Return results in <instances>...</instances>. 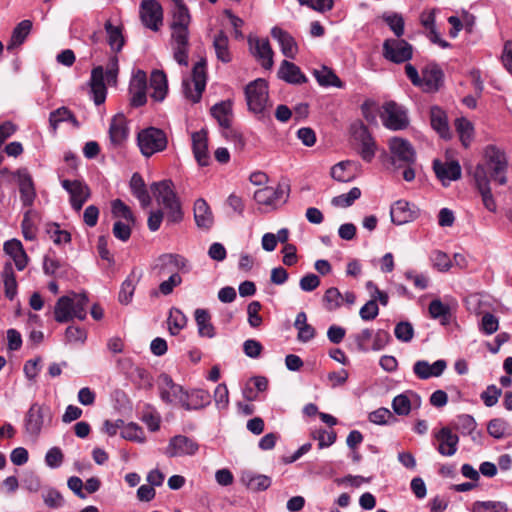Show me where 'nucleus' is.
Segmentation results:
<instances>
[{"mask_svg":"<svg viewBox=\"0 0 512 512\" xmlns=\"http://www.w3.org/2000/svg\"><path fill=\"white\" fill-rule=\"evenodd\" d=\"M140 277L141 274L134 269L123 281L118 296L120 303L127 305L131 302L136 285L138 284Z\"/></svg>","mask_w":512,"mask_h":512,"instance_id":"40","label":"nucleus"},{"mask_svg":"<svg viewBox=\"0 0 512 512\" xmlns=\"http://www.w3.org/2000/svg\"><path fill=\"white\" fill-rule=\"evenodd\" d=\"M245 96L249 110L263 114L268 107V83L262 78L250 82L245 88Z\"/></svg>","mask_w":512,"mask_h":512,"instance_id":"7","label":"nucleus"},{"mask_svg":"<svg viewBox=\"0 0 512 512\" xmlns=\"http://www.w3.org/2000/svg\"><path fill=\"white\" fill-rule=\"evenodd\" d=\"M509 430V423L501 418L492 419L487 425V431L489 435L496 439H501L509 435Z\"/></svg>","mask_w":512,"mask_h":512,"instance_id":"54","label":"nucleus"},{"mask_svg":"<svg viewBox=\"0 0 512 512\" xmlns=\"http://www.w3.org/2000/svg\"><path fill=\"white\" fill-rule=\"evenodd\" d=\"M383 19L398 38L404 34V19L400 14L384 15Z\"/></svg>","mask_w":512,"mask_h":512,"instance_id":"61","label":"nucleus"},{"mask_svg":"<svg viewBox=\"0 0 512 512\" xmlns=\"http://www.w3.org/2000/svg\"><path fill=\"white\" fill-rule=\"evenodd\" d=\"M119 71V61L116 55L111 56L106 65V71L102 66H97L92 69L89 81L91 97L96 105H101L105 102L107 96V89L104 82V77L110 85H115Z\"/></svg>","mask_w":512,"mask_h":512,"instance_id":"2","label":"nucleus"},{"mask_svg":"<svg viewBox=\"0 0 512 512\" xmlns=\"http://www.w3.org/2000/svg\"><path fill=\"white\" fill-rule=\"evenodd\" d=\"M351 165L349 161H342L337 163L331 168V176L333 179L339 182H349L354 178L348 167Z\"/></svg>","mask_w":512,"mask_h":512,"instance_id":"57","label":"nucleus"},{"mask_svg":"<svg viewBox=\"0 0 512 512\" xmlns=\"http://www.w3.org/2000/svg\"><path fill=\"white\" fill-rule=\"evenodd\" d=\"M15 175L18 179L21 201L24 206H32L36 197L33 180L27 170H18Z\"/></svg>","mask_w":512,"mask_h":512,"instance_id":"31","label":"nucleus"},{"mask_svg":"<svg viewBox=\"0 0 512 512\" xmlns=\"http://www.w3.org/2000/svg\"><path fill=\"white\" fill-rule=\"evenodd\" d=\"M313 75L320 86H334L337 88H343L344 86L339 77L326 66H323L321 69L314 70Z\"/></svg>","mask_w":512,"mask_h":512,"instance_id":"47","label":"nucleus"},{"mask_svg":"<svg viewBox=\"0 0 512 512\" xmlns=\"http://www.w3.org/2000/svg\"><path fill=\"white\" fill-rule=\"evenodd\" d=\"M240 482L252 492L265 491L271 486V478L263 474H256L252 471H243Z\"/></svg>","mask_w":512,"mask_h":512,"instance_id":"34","label":"nucleus"},{"mask_svg":"<svg viewBox=\"0 0 512 512\" xmlns=\"http://www.w3.org/2000/svg\"><path fill=\"white\" fill-rule=\"evenodd\" d=\"M112 214L116 218H122L128 223H135V218L133 216L130 208L120 199H116L111 204Z\"/></svg>","mask_w":512,"mask_h":512,"instance_id":"58","label":"nucleus"},{"mask_svg":"<svg viewBox=\"0 0 512 512\" xmlns=\"http://www.w3.org/2000/svg\"><path fill=\"white\" fill-rule=\"evenodd\" d=\"M455 128L464 147H469L474 137V127L466 118H457Z\"/></svg>","mask_w":512,"mask_h":512,"instance_id":"48","label":"nucleus"},{"mask_svg":"<svg viewBox=\"0 0 512 512\" xmlns=\"http://www.w3.org/2000/svg\"><path fill=\"white\" fill-rule=\"evenodd\" d=\"M388 146L396 168H401L403 164H416V151L408 140L393 137L389 140Z\"/></svg>","mask_w":512,"mask_h":512,"instance_id":"12","label":"nucleus"},{"mask_svg":"<svg viewBox=\"0 0 512 512\" xmlns=\"http://www.w3.org/2000/svg\"><path fill=\"white\" fill-rule=\"evenodd\" d=\"M198 449L199 445L193 439L185 435H176L169 440L164 454L169 458L192 456Z\"/></svg>","mask_w":512,"mask_h":512,"instance_id":"17","label":"nucleus"},{"mask_svg":"<svg viewBox=\"0 0 512 512\" xmlns=\"http://www.w3.org/2000/svg\"><path fill=\"white\" fill-rule=\"evenodd\" d=\"M439 442L438 452L443 456H453L457 452L459 437L450 428L443 427L435 435Z\"/></svg>","mask_w":512,"mask_h":512,"instance_id":"30","label":"nucleus"},{"mask_svg":"<svg viewBox=\"0 0 512 512\" xmlns=\"http://www.w3.org/2000/svg\"><path fill=\"white\" fill-rule=\"evenodd\" d=\"M211 115L217 120L218 124L226 130L225 136L237 143L241 148L244 146V140L241 134L231 129L232 122V104L230 101H222L211 108Z\"/></svg>","mask_w":512,"mask_h":512,"instance_id":"10","label":"nucleus"},{"mask_svg":"<svg viewBox=\"0 0 512 512\" xmlns=\"http://www.w3.org/2000/svg\"><path fill=\"white\" fill-rule=\"evenodd\" d=\"M147 89V75L142 70H137L130 81L129 93H130V104L134 107L143 106L147 101L146 96Z\"/></svg>","mask_w":512,"mask_h":512,"instance_id":"21","label":"nucleus"},{"mask_svg":"<svg viewBox=\"0 0 512 512\" xmlns=\"http://www.w3.org/2000/svg\"><path fill=\"white\" fill-rule=\"evenodd\" d=\"M502 390L496 385H489L480 395V398L487 407H492L497 404Z\"/></svg>","mask_w":512,"mask_h":512,"instance_id":"63","label":"nucleus"},{"mask_svg":"<svg viewBox=\"0 0 512 512\" xmlns=\"http://www.w3.org/2000/svg\"><path fill=\"white\" fill-rule=\"evenodd\" d=\"M161 276L179 274L180 271H188L189 265L186 258L178 254H163L157 259L154 267Z\"/></svg>","mask_w":512,"mask_h":512,"instance_id":"19","label":"nucleus"},{"mask_svg":"<svg viewBox=\"0 0 512 512\" xmlns=\"http://www.w3.org/2000/svg\"><path fill=\"white\" fill-rule=\"evenodd\" d=\"M508 507L502 501H476L472 504L471 512H507Z\"/></svg>","mask_w":512,"mask_h":512,"instance_id":"55","label":"nucleus"},{"mask_svg":"<svg viewBox=\"0 0 512 512\" xmlns=\"http://www.w3.org/2000/svg\"><path fill=\"white\" fill-rule=\"evenodd\" d=\"M130 188L133 195L139 200L143 207L150 205L151 197L140 174L134 173L132 175L130 180Z\"/></svg>","mask_w":512,"mask_h":512,"instance_id":"44","label":"nucleus"},{"mask_svg":"<svg viewBox=\"0 0 512 512\" xmlns=\"http://www.w3.org/2000/svg\"><path fill=\"white\" fill-rule=\"evenodd\" d=\"M213 47L216 57L223 63H230L233 59L232 52L229 48V39L224 32H219L213 40Z\"/></svg>","mask_w":512,"mask_h":512,"instance_id":"41","label":"nucleus"},{"mask_svg":"<svg viewBox=\"0 0 512 512\" xmlns=\"http://www.w3.org/2000/svg\"><path fill=\"white\" fill-rule=\"evenodd\" d=\"M193 154L201 166H207L210 161L208 152V137L207 132L202 129L191 134Z\"/></svg>","mask_w":512,"mask_h":512,"instance_id":"28","label":"nucleus"},{"mask_svg":"<svg viewBox=\"0 0 512 512\" xmlns=\"http://www.w3.org/2000/svg\"><path fill=\"white\" fill-rule=\"evenodd\" d=\"M429 315L433 319H440L442 324L448 322L450 317V307L444 304L440 299H434L429 304Z\"/></svg>","mask_w":512,"mask_h":512,"instance_id":"51","label":"nucleus"},{"mask_svg":"<svg viewBox=\"0 0 512 512\" xmlns=\"http://www.w3.org/2000/svg\"><path fill=\"white\" fill-rule=\"evenodd\" d=\"M343 295L336 287L328 288L323 296V304L326 310L335 311L341 307Z\"/></svg>","mask_w":512,"mask_h":512,"instance_id":"52","label":"nucleus"},{"mask_svg":"<svg viewBox=\"0 0 512 512\" xmlns=\"http://www.w3.org/2000/svg\"><path fill=\"white\" fill-rule=\"evenodd\" d=\"M380 118L383 125L393 131L403 130L409 125V118L405 108L394 101L383 104Z\"/></svg>","mask_w":512,"mask_h":512,"instance_id":"9","label":"nucleus"},{"mask_svg":"<svg viewBox=\"0 0 512 512\" xmlns=\"http://www.w3.org/2000/svg\"><path fill=\"white\" fill-rule=\"evenodd\" d=\"M482 167L486 177L499 185L507 183L508 161L505 153L494 145H488L483 151V162L476 165L474 170Z\"/></svg>","mask_w":512,"mask_h":512,"instance_id":"4","label":"nucleus"},{"mask_svg":"<svg viewBox=\"0 0 512 512\" xmlns=\"http://www.w3.org/2000/svg\"><path fill=\"white\" fill-rule=\"evenodd\" d=\"M498 327L499 320L495 315L487 312L482 316L480 329L483 333L491 335L498 330Z\"/></svg>","mask_w":512,"mask_h":512,"instance_id":"64","label":"nucleus"},{"mask_svg":"<svg viewBox=\"0 0 512 512\" xmlns=\"http://www.w3.org/2000/svg\"><path fill=\"white\" fill-rule=\"evenodd\" d=\"M129 129L127 119L123 114L115 115L109 127V138L113 146H121L128 138Z\"/></svg>","mask_w":512,"mask_h":512,"instance_id":"29","label":"nucleus"},{"mask_svg":"<svg viewBox=\"0 0 512 512\" xmlns=\"http://www.w3.org/2000/svg\"><path fill=\"white\" fill-rule=\"evenodd\" d=\"M249 45L253 56L260 62L261 66L264 69H271L274 64V52L271 48L269 40L263 38H250Z\"/></svg>","mask_w":512,"mask_h":512,"instance_id":"24","label":"nucleus"},{"mask_svg":"<svg viewBox=\"0 0 512 512\" xmlns=\"http://www.w3.org/2000/svg\"><path fill=\"white\" fill-rule=\"evenodd\" d=\"M193 212L198 228L208 230L213 226L214 216L206 200L203 198L197 199L194 203Z\"/></svg>","mask_w":512,"mask_h":512,"instance_id":"33","label":"nucleus"},{"mask_svg":"<svg viewBox=\"0 0 512 512\" xmlns=\"http://www.w3.org/2000/svg\"><path fill=\"white\" fill-rule=\"evenodd\" d=\"M447 368V362L439 359L430 364L426 360H418L413 365V373L420 380L441 376Z\"/></svg>","mask_w":512,"mask_h":512,"instance_id":"26","label":"nucleus"},{"mask_svg":"<svg viewBox=\"0 0 512 512\" xmlns=\"http://www.w3.org/2000/svg\"><path fill=\"white\" fill-rule=\"evenodd\" d=\"M151 190L157 202L163 205L166 211V219L170 224L179 223L183 219L181 203L174 191V184L171 180L154 182Z\"/></svg>","mask_w":512,"mask_h":512,"instance_id":"3","label":"nucleus"},{"mask_svg":"<svg viewBox=\"0 0 512 512\" xmlns=\"http://www.w3.org/2000/svg\"><path fill=\"white\" fill-rule=\"evenodd\" d=\"M150 88L152 90L151 98L153 100L158 102L164 100L168 91V84L166 74L163 71L155 70L151 73Z\"/></svg>","mask_w":512,"mask_h":512,"instance_id":"38","label":"nucleus"},{"mask_svg":"<svg viewBox=\"0 0 512 512\" xmlns=\"http://www.w3.org/2000/svg\"><path fill=\"white\" fill-rule=\"evenodd\" d=\"M183 92L187 99L193 103L201 100L202 93L206 87V60L201 59L198 61L193 69L191 79H183Z\"/></svg>","mask_w":512,"mask_h":512,"instance_id":"6","label":"nucleus"},{"mask_svg":"<svg viewBox=\"0 0 512 512\" xmlns=\"http://www.w3.org/2000/svg\"><path fill=\"white\" fill-rule=\"evenodd\" d=\"M294 327L298 330L297 339L300 342H309L316 335L315 328L307 323V315L305 312H299L297 314Z\"/></svg>","mask_w":512,"mask_h":512,"instance_id":"42","label":"nucleus"},{"mask_svg":"<svg viewBox=\"0 0 512 512\" xmlns=\"http://www.w3.org/2000/svg\"><path fill=\"white\" fill-rule=\"evenodd\" d=\"M61 185L70 196V204L72 208L79 212L85 202L90 198V188L80 180L64 179L61 181Z\"/></svg>","mask_w":512,"mask_h":512,"instance_id":"18","label":"nucleus"},{"mask_svg":"<svg viewBox=\"0 0 512 512\" xmlns=\"http://www.w3.org/2000/svg\"><path fill=\"white\" fill-rule=\"evenodd\" d=\"M412 401L407 393L397 395L392 401V408L397 415L406 416L410 413Z\"/></svg>","mask_w":512,"mask_h":512,"instance_id":"59","label":"nucleus"},{"mask_svg":"<svg viewBox=\"0 0 512 512\" xmlns=\"http://www.w3.org/2000/svg\"><path fill=\"white\" fill-rule=\"evenodd\" d=\"M430 122L432 128L444 139L451 137L447 115L438 106H434L430 110Z\"/></svg>","mask_w":512,"mask_h":512,"instance_id":"39","label":"nucleus"},{"mask_svg":"<svg viewBox=\"0 0 512 512\" xmlns=\"http://www.w3.org/2000/svg\"><path fill=\"white\" fill-rule=\"evenodd\" d=\"M88 297L85 294L72 293L60 297L54 307V317L59 323H65L74 317L79 320L86 318Z\"/></svg>","mask_w":512,"mask_h":512,"instance_id":"5","label":"nucleus"},{"mask_svg":"<svg viewBox=\"0 0 512 512\" xmlns=\"http://www.w3.org/2000/svg\"><path fill=\"white\" fill-rule=\"evenodd\" d=\"M31 29L32 22L30 20H22L20 23H18L12 31L7 49L12 50L13 48L22 45L31 32Z\"/></svg>","mask_w":512,"mask_h":512,"instance_id":"45","label":"nucleus"},{"mask_svg":"<svg viewBox=\"0 0 512 512\" xmlns=\"http://www.w3.org/2000/svg\"><path fill=\"white\" fill-rule=\"evenodd\" d=\"M443 72L442 70L435 64L427 65L422 70V75L420 79L419 87L424 92H436L440 89L443 84Z\"/></svg>","mask_w":512,"mask_h":512,"instance_id":"25","label":"nucleus"},{"mask_svg":"<svg viewBox=\"0 0 512 512\" xmlns=\"http://www.w3.org/2000/svg\"><path fill=\"white\" fill-rule=\"evenodd\" d=\"M210 403V394L205 390L185 392L181 406L186 410L201 409Z\"/></svg>","mask_w":512,"mask_h":512,"instance_id":"37","label":"nucleus"},{"mask_svg":"<svg viewBox=\"0 0 512 512\" xmlns=\"http://www.w3.org/2000/svg\"><path fill=\"white\" fill-rule=\"evenodd\" d=\"M51 410L47 405L33 403L25 416V429L32 436H38L42 430L45 418L51 420Z\"/></svg>","mask_w":512,"mask_h":512,"instance_id":"15","label":"nucleus"},{"mask_svg":"<svg viewBox=\"0 0 512 512\" xmlns=\"http://www.w3.org/2000/svg\"><path fill=\"white\" fill-rule=\"evenodd\" d=\"M271 35L278 41L284 56L291 59L295 58L298 51L297 43L287 31L279 27H273Z\"/></svg>","mask_w":512,"mask_h":512,"instance_id":"35","label":"nucleus"},{"mask_svg":"<svg viewBox=\"0 0 512 512\" xmlns=\"http://www.w3.org/2000/svg\"><path fill=\"white\" fill-rule=\"evenodd\" d=\"M433 169L437 178L444 186H448L452 181L460 179L462 174L461 166L455 160L445 162L434 160Z\"/></svg>","mask_w":512,"mask_h":512,"instance_id":"22","label":"nucleus"},{"mask_svg":"<svg viewBox=\"0 0 512 512\" xmlns=\"http://www.w3.org/2000/svg\"><path fill=\"white\" fill-rule=\"evenodd\" d=\"M419 215V210L411 206L405 200L396 201L390 209L391 221L396 225L406 224L415 220Z\"/></svg>","mask_w":512,"mask_h":512,"instance_id":"27","label":"nucleus"},{"mask_svg":"<svg viewBox=\"0 0 512 512\" xmlns=\"http://www.w3.org/2000/svg\"><path fill=\"white\" fill-rule=\"evenodd\" d=\"M352 136L358 144V153L366 162H371L375 157L377 145L368 128L357 122L351 126Z\"/></svg>","mask_w":512,"mask_h":512,"instance_id":"11","label":"nucleus"},{"mask_svg":"<svg viewBox=\"0 0 512 512\" xmlns=\"http://www.w3.org/2000/svg\"><path fill=\"white\" fill-rule=\"evenodd\" d=\"M288 197V187L279 184L277 187H264L254 193L255 201L260 205L275 207L284 203Z\"/></svg>","mask_w":512,"mask_h":512,"instance_id":"20","label":"nucleus"},{"mask_svg":"<svg viewBox=\"0 0 512 512\" xmlns=\"http://www.w3.org/2000/svg\"><path fill=\"white\" fill-rule=\"evenodd\" d=\"M139 15L142 24L157 32L163 25V9L156 0H143L140 3Z\"/></svg>","mask_w":512,"mask_h":512,"instance_id":"13","label":"nucleus"},{"mask_svg":"<svg viewBox=\"0 0 512 512\" xmlns=\"http://www.w3.org/2000/svg\"><path fill=\"white\" fill-rule=\"evenodd\" d=\"M2 278L5 287V295L7 298L12 300L17 294V282L13 270V266L10 262L6 263L3 272Z\"/></svg>","mask_w":512,"mask_h":512,"instance_id":"49","label":"nucleus"},{"mask_svg":"<svg viewBox=\"0 0 512 512\" xmlns=\"http://www.w3.org/2000/svg\"><path fill=\"white\" fill-rule=\"evenodd\" d=\"M194 314L199 335L213 338L215 336V328L211 323L209 312L205 309H196Z\"/></svg>","mask_w":512,"mask_h":512,"instance_id":"43","label":"nucleus"},{"mask_svg":"<svg viewBox=\"0 0 512 512\" xmlns=\"http://www.w3.org/2000/svg\"><path fill=\"white\" fill-rule=\"evenodd\" d=\"M160 398L169 404H182L185 392L182 386L173 382L172 378L162 373L157 380Z\"/></svg>","mask_w":512,"mask_h":512,"instance_id":"16","label":"nucleus"},{"mask_svg":"<svg viewBox=\"0 0 512 512\" xmlns=\"http://www.w3.org/2000/svg\"><path fill=\"white\" fill-rule=\"evenodd\" d=\"M394 334L399 341L408 343L414 337V328L410 322L401 321L395 326Z\"/></svg>","mask_w":512,"mask_h":512,"instance_id":"60","label":"nucleus"},{"mask_svg":"<svg viewBox=\"0 0 512 512\" xmlns=\"http://www.w3.org/2000/svg\"><path fill=\"white\" fill-rule=\"evenodd\" d=\"M413 48L403 39H386L383 43V56L393 63H404L412 58Z\"/></svg>","mask_w":512,"mask_h":512,"instance_id":"14","label":"nucleus"},{"mask_svg":"<svg viewBox=\"0 0 512 512\" xmlns=\"http://www.w3.org/2000/svg\"><path fill=\"white\" fill-rule=\"evenodd\" d=\"M173 4L170 24V45L173 59L181 66H188L189 25L191 16L183 0H170Z\"/></svg>","mask_w":512,"mask_h":512,"instance_id":"1","label":"nucleus"},{"mask_svg":"<svg viewBox=\"0 0 512 512\" xmlns=\"http://www.w3.org/2000/svg\"><path fill=\"white\" fill-rule=\"evenodd\" d=\"M47 233L49 234L51 240L57 244H63L68 243L71 240V235L66 230H61L58 224H51L48 229Z\"/></svg>","mask_w":512,"mask_h":512,"instance_id":"62","label":"nucleus"},{"mask_svg":"<svg viewBox=\"0 0 512 512\" xmlns=\"http://www.w3.org/2000/svg\"><path fill=\"white\" fill-rule=\"evenodd\" d=\"M138 146L141 153L150 157L151 155L163 151L167 146L165 133L154 127L146 128L138 133Z\"/></svg>","mask_w":512,"mask_h":512,"instance_id":"8","label":"nucleus"},{"mask_svg":"<svg viewBox=\"0 0 512 512\" xmlns=\"http://www.w3.org/2000/svg\"><path fill=\"white\" fill-rule=\"evenodd\" d=\"M105 31L107 33V41L110 48L114 52H119L124 46L125 39L120 26H114L110 20L105 23Z\"/></svg>","mask_w":512,"mask_h":512,"instance_id":"46","label":"nucleus"},{"mask_svg":"<svg viewBox=\"0 0 512 512\" xmlns=\"http://www.w3.org/2000/svg\"><path fill=\"white\" fill-rule=\"evenodd\" d=\"M278 77L281 80L294 85L304 84L308 81L301 69L296 64L288 60H283L281 62L278 70Z\"/></svg>","mask_w":512,"mask_h":512,"instance_id":"32","label":"nucleus"},{"mask_svg":"<svg viewBox=\"0 0 512 512\" xmlns=\"http://www.w3.org/2000/svg\"><path fill=\"white\" fill-rule=\"evenodd\" d=\"M187 324V317L177 308H172L168 317V328L172 335H177Z\"/></svg>","mask_w":512,"mask_h":512,"instance_id":"50","label":"nucleus"},{"mask_svg":"<svg viewBox=\"0 0 512 512\" xmlns=\"http://www.w3.org/2000/svg\"><path fill=\"white\" fill-rule=\"evenodd\" d=\"M473 178L475 181L476 188L482 197V202L485 208L490 212H496L497 205L490 188V179L486 177L482 167H479L477 170H474Z\"/></svg>","mask_w":512,"mask_h":512,"instance_id":"23","label":"nucleus"},{"mask_svg":"<svg viewBox=\"0 0 512 512\" xmlns=\"http://www.w3.org/2000/svg\"><path fill=\"white\" fill-rule=\"evenodd\" d=\"M4 251L13 259L18 270H23L28 264V256L22 243L17 239H12L4 244Z\"/></svg>","mask_w":512,"mask_h":512,"instance_id":"36","label":"nucleus"},{"mask_svg":"<svg viewBox=\"0 0 512 512\" xmlns=\"http://www.w3.org/2000/svg\"><path fill=\"white\" fill-rule=\"evenodd\" d=\"M361 196V190L353 187L348 193H344L334 197L331 201L335 207L346 208L351 206Z\"/></svg>","mask_w":512,"mask_h":512,"instance_id":"56","label":"nucleus"},{"mask_svg":"<svg viewBox=\"0 0 512 512\" xmlns=\"http://www.w3.org/2000/svg\"><path fill=\"white\" fill-rule=\"evenodd\" d=\"M64 121H70L74 125H78L76 118L74 117L72 112L66 107L58 108L50 113L49 123L54 131H56L58 125Z\"/></svg>","mask_w":512,"mask_h":512,"instance_id":"53","label":"nucleus"}]
</instances>
